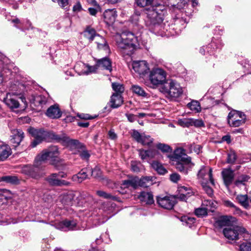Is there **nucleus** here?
<instances>
[{
	"label": "nucleus",
	"instance_id": "obj_60",
	"mask_svg": "<svg viewBox=\"0 0 251 251\" xmlns=\"http://www.w3.org/2000/svg\"><path fill=\"white\" fill-rule=\"evenodd\" d=\"M148 151L150 159L156 157L159 155L158 151L155 149L148 150Z\"/></svg>",
	"mask_w": 251,
	"mask_h": 251
},
{
	"label": "nucleus",
	"instance_id": "obj_19",
	"mask_svg": "<svg viewBox=\"0 0 251 251\" xmlns=\"http://www.w3.org/2000/svg\"><path fill=\"white\" fill-rule=\"evenodd\" d=\"M222 175L224 183L228 187L232 182L234 177V171L230 168L224 169L222 172Z\"/></svg>",
	"mask_w": 251,
	"mask_h": 251
},
{
	"label": "nucleus",
	"instance_id": "obj_3",
	"mask_svg": "<svg viewBox=\"0 0 251 251\" xmlns=\"http://www.w3.org/2000/svg\"><path fill=\"white\" fill-rule=\"evenodd\" d=\"M174 157L176 161V169L185 175L187 174L194 166L191 158L185 154V150L182 148H178L175 151Z\"/></svg>",
	"mask_w": 251,
	"mask_h": 251
},
{
	"label": "nucleus",
	"instance_id": "obj_26",
	"mask_svg": "<svg viewBox=\"0 0 251 251\" xmlns=\"http://www.w3.org/2000/svg\"><path fill=\"white\" fill-rule=\"evenodd\" d=\"M11 154L12 151L8 145H0V161L5 160Z\"/></svg>",
	"mask_w": 251,
	"mask_h": 251
},
{
	"label": "nucleus",
	"instance_id": "obj_7",
	"mask_svg": "<svg viewBox=\"0 0 251 251\" xmlns=\"http://www.w3.org/2000/svg\"><path fill=\"white\" fill-rule=\"evenodd\" d=\"M246 116L240 111L232 110L227 116V122L230 126L238 127L245 123Z\"/></svg>",
	"mask_w": 251,
	"mask_h": 251
},
{
	"label": "nucleus",
	"instance_id": "obj_8",
	"mask_svg": "<svg viewBox=\"0 0 251 251\" xmlns=\"http://www.w3.org/2000/svg\"><path fill=\"white\" fill-rule=\"evenodd\" d=\"M84 36L89 41H92L95 39L99 49L104 50H107L108 49L105 40L102 36L96 34L94 29L90 27H87L84 31Z\"/></svg>",
	"mask_w": 251,
	"mask_h": 251
},
{
	"label": "nucleus",
	"instance_id": "obj_62",
	"mask_svg": "<svg viewBox=\"0 0 251 251\" xmlns=\"http://www.w3.org/2000/svg\"><path fill=\"white\" fill-rule=\"evenodd\" d=\"M180 178V176L177 173H173L170 175V179L174 182H177Z\"/></svg>",
	"mask_w": 251,
	"mask_h": 251
},
{
	"label": "nucleus",
	"instance_id": "obj_5",
	"mask_svg": "<svg viewBox=\"0 0 251 251\" xmlns=\"http://www.w3.org/2000/svg\"><path fill=\"white\" fill-rule=\"evenodd\" d=\"M58 149L56 146H51L44 150L36 158V165L39 166L41 163L44 164L50 161V163L53 164L55 158L59 155Z\"/></svg>",
	"mask_w": 251,
	"mask_h": 251
},
{
	"label": "nucleus",
	"instance_id": "obj_42",
	"mask_svg": "<svg viewBox=\"0 0 251 251\" xmlns=\"http://www.w3.org/2000/svg\"><path fill=\"white\" fill-rule=\"evenodd\" d=\"M188 106L192 111L199 112L201 111V107L200 103L197 100H193L188 104Z\"/></svg>",
	"mask_w": 251,
	"mask_h": 251
},
{
	"label": "nucleus",
	"instance_id": "obj_6",
	"mask_svg": "<svg viewBox=\"0 0 251 251\" xmlns=\"http://www.w3.org/2000/svg\"><path fill=\"white\" fill-rule=\"evenodd\" d=\"M223 232L226 239L232 241L239 239L241 236L244 238H248L249 235L244 227L233 225L225 227Z\"/></svg>",
	"mask_w": 251,
	"mask_h": 251
},
{
	"label": "nucleus",
	"instance_id": "obj_21",
	"mask_svg": "<svg viewBox=\"0 0 251 251\" xmlns=\"http://www.w3.org/2000/svg\"><path fill=\"white\" fill-rule=\"evenodd\" d=\"M179 195L177 196L178 199L182 201H186L189 197L193 195V192L190 187L180 186L178 188Z\"/></svg>",
	"mask_w": 251,
	"mask_h": 251
},
{
	"label": "nucleus",
	"instance_id": "obj_9",
	"mask_svg": "<svg viewBox=\"0 0 251 251\" xmlns=\"http://www.w3.org/2000/svg\"><path fill=\"white\" fill-rule=\"evenodd\" d=\"M166 79V73L162 69L156 68L152 69L149 75V80L153 85L162 84Z\"/></svg>",
	"mask_w": 251,
	"mask_h": 251
},
{
	"label": "nucleus",
	"instance_id": "obj_53",
	"mask_svg": "<svg viewBox=\"0 0 251 251\" xmlns=\"http://www.w3.org/2000/svg\"><path fill=\"white\" fill-rule=\"evenodd\" d=\"M142 166L139 162L136 161H132L131 162V170L134 172H139L140 171V167Z\"/></svg>",
	"mask_w": 251,
	"mask_h": 251
},
{
	"label": "nucleus",
	"instance_id": "obj_64",
	"mask_svg": "<svg viewBox=\"0 0 251 251\" xmlns=\"http://www.w3.org/2000/svg\"><path fill=\"white\" fill-rule=\"evenodd\" d=\"M82 6L79 2H77L75 4L73 8V10L75 12H78L81 10Z\"/></svg>",
	"mask_w": 251,
	"mask_h": 251
},
{
	"label": "nucleus",
	"instance_id": "obj_28",
	"mask_svg": "<svg viewBox=\"0 0 251 251\" xmlns=\"http://www.w3.org/2000/svg\"><path fill=\"white\" fill-rule=\"evenodd\" d=\"M123 103V98L121 94H113L111 97L110 106L116 108L120 106Z\"/></svg>",
	"mask_w": 251,
	"mask_h": 251
},
{
	"label": "nucleus",
	"instance_id": "obj_44",
	"mask_svg": "<svg viewBox=\"0 0 251 251\" xmlns=\"http://www.w3.org/2000/svg\"><path fill=\"white\" fill-rule=\"evenodd\" d=\"M136 5L140 7H144L151 6L153 0H135Z\"/></svg>",
	"mask_w": 251,
	"mask_h": 251
},
{
	"label": "nucleus",
	"instance_id": "obj_24",
	"mask_svg": "<svg viewBox=\"0 0 251 251\" xmlns=\"http://www.w3.org/2000/svg\"><path fill=\"white\" fill-rule=\"evenodd\" d=\"M46 115L51 119H57L61 116L62 113L58 105L54 104L50 106L47 110Z\"/></svg>",
	"mask_w": 251,
	"mask_h": 251
},
{
	"label": "nucleus",
	"instance_id": "obj_54",
	"mask_svg": "<svg viewBox=\"0 0 251 251\" xmlns=\"http://www.w3.org/2000/svg\"><path fill=\"white\" fill-rule=\"evenodd\" d=\"M89 172H91V175L95 178H100L101 176V172L98 167H96L94 169L89 170Z\"/></svg>",
	"mask_w": 251,
	"mask_h": 251
},
{
	"label": "nucleus",
	"instance_id": "obj_2",
	"mask_svg": "<svg viewBox=\"0 0 251 251\" xmlns=\"http://www.w3.org/2000/svg\"><path fill=\"white\" fill-rule=\"evenodd\" d=\"M115 41L118 47L126 55H131L138 44L137 38L130 32L116 34Z\"/></svg>",
	"mask_w": 251,
	"mask_h": 251
},
{
	"label": "nucleus",
	"instance_id": "obj_23",
	"mask_svg": "<svg viewBox=\"0 0 251 251\" xmlns=\"http://www.w3.org/2000/svg\"><path fill=\"white\" fill-rule=\"evenodd\" d=\"M117 16V12L114 9L106 10L103 13L104 20L108 25H111L115 22Z\"/></svg>",
	"mask_w": 251,
	"mask_h": 251
},
{
	"label": "nucleus",
	"instance_id": "obj_48",
	"mask_svg": "<svg viewBox=\"0 0 251 251\" xmlns=\"http://www.w3.org/2000/svg\"><path fill=\"white\" fill-rule=\"evenodd\" d=\"M207 209L201 205V206L195 209V213L198 217H203L207 214Z\"/></svg>",
	"mask_w": 251,
	"mask_h": 251
},
{
	"label": "nucleus",
	"instance_id": "obj_41",
	"mask_svg": "<svg viewBox=\"0 0 251 251\" xmlns=\"http://www.w3.org/2000/svg\"><path fill=\"white\" fill-rule=\"evenodd\" d=\"M156 147L163 153H171L172 151V148L167 144L158 143L156 144Z\"/></svg>",
	"mask_w": 251,
	"mask_h": 251
},
{
	"label": "nucleus",
	"instance_id": "obj_56",
	"mask_svg": "<svg viewBox=\"0 0 251 251\" xmlns=\"http://www.w3.org/2000/svg\"><path fill=\"white\" fill-rule=\"evenodd\" d=\"M97 194L100 197L110 199H114L115 197L112 196L111 194L106 193L102 191H97Z\"/></svg>",
	"mask_w": 251,
	"mask_h": 251
},
{
	"label": "nucleus",
	"instance_id": "obj_43",
	"mask_svg": "<svg viewBox=\"0 0 251 251\" xmlns=\"http://www.w3.org/2000/svg\"><path fill=\"white\" fill-rule=\"evenodd\" d=\"M131 89L133 92L138 96L144 97L147 96V94L144 90L138 85H133Z\"/></svg>",
	"mask_w": 251,
	"mask_h": 251
},
{
	"label": "nucleus",
	"instance_id": "obj_30",
	"mask_svg": "<svg viewBox=\"0 0 251 251\" xmlns=\"http://www.w3.org/2000/svg\"><path fill=\"white\" fill-rule=\"evenodd\" d=\"M235 218L232 217L223 216L217 221V224L220 226H231L235 221Z\"/></svg>",
	"mask_w": 251,
	"mask_h": 251
},
{
	"label": "nucleus",
	"instance_id": "obj_55",
	"mask_svg": "<svg viewBox=\"0 0 251 251\" xmlns=\"http://www.w3.org/2000/svg\"><path fill=\"white\" fill-rule=\"evenodd\" d=\"M139 155L142 160L150 159L149 157L148 150L140 149L138 150Z\"/></svg>",
	"mask_w": 251,
	"mask_h": 251
},
{
	"label": "nucleus",
	"instance_id": "obj_59",
	"mask_svg": "<svg viewBox=\"0 0 251 251\" xmlns=\"http://www.w3.org/2000/svg\"><path fill=\"white\" fill-rule=\"evenodd\" d=\"M240 251H251V243H244L240 246Z\"/></svg>",
	"mask_w": 251,
	"mask_h": 251
},
{
	"label": "nucleus",
	"instance_id": "obj_12",
	"mask_svg": "<svg viewBox=\"0 0 251 251\" xmlns=\"http://www.w3.org/2000/svg\"><path fill=\"white\" fill-rule=\"evenodd\" d=\"M132 67L140 77L142 78L148 74L150 70L149 64L145 60L133 61L132 63Z\"/></svg>",
	"mask_w": 251,
	"mask_h": 251
},
{
	"label": "nucleus",
	"instance_id": "obj_50",
	"mask_svg": "<svg viewBox=\"0 0 251 251\" xmlns=\"http://www.w3.org/2000/svg\"><path fill=\"white\" fill-rule=\"evenodd\" d=\"M77 153L79 154V155L80 156V157L83 159L88 160L90 157V154L86 150L84 146L82 149L78 150Z\"/></svg>",
	"mask_w": 251,
	"mask_h": 251
},
{
	"label": "nucleus",
	"instance_id": "obj_29",
	"mask_svg": "<svg viewBox=\"0 0 251 251\" xmlns=\"http://www.w3.org/2000/svg\"><path fill=\"white\" fill-rule=\"evenodd\" d=\"M89 169L84 168L82 169L78 173L73 176V180L76 182L81 183L85 179L88 178L87 173Z\"/></svg>",
	"mask_w": 251,
	"mask_h": 251
},
{
	"label": "nucleus",
	"instance_id": "obj_13",
	"mask_svg": "<svg viewBox=\"0 0 251 251\" xmlns=\"http://www.w3.org/2000/svg\"><path fill=\"white\" fill-rule=\"evenodd\" d=\"M198 178L201 183L210 181L212 185L214 184L212 169L209 167L202 166L198 173Z\"/></svg>",
	"mask_w": 251,
	"mask_h": 251
},
{
	"label": "nucleus",
	"instance_id": "obj_52",
	"mask_svg": "<svg viewBox=\"0 0 251 251\" xmlns=\"http://www.w3.org/2000/svg\"><path fill=\"white\" fill-rule=\"evenodd\" d=\"M207 183L208 182H204L203 183H201V184L205 192L208 196L211 197L213 195V191L210 186L207 185Z\"/></svg>",
	"mask_w": 251,
	"mask_h": 251
},
{
	"label": "nucleus",
	"instance_id": "obj_15",
	"mask_svg": "<svg viewBox=\"0 0 251 251\" xmlns=\"http://www.w3.org/2000/svg\"><path fill=\"white\" fill-rule=\"evenodd\" d=\"M132 137L138 143L143 146H150L153 139L151 137L145 133H140L137 130H133L131 133Z\"/></svg>",
	"mask_w": 251,
	"mask_h": 251
},
{
	"label": "nucleus",
	"instance_id": "obj_57",
	"mask_svg": "<svg viewBox=\"0 0 251 251\" xmlns=\"http://www.w3.org/2000/svg\"><path fill=\"white\" fill-rule=\"evenodd\" d=\"M140 15V13L139 12L136 11L131 17L130 19L131 22L135 25H138L139 22Z\"/></svg>",
	"mask_w": 251,
	"mask_h": 251
},
{
	"label": "nucleus",
	"instance_id": "obj_22",
	"mask_svg": "<svg viewBox=\"0 0 251 251\" xmlns=\"http://www.w3.org/2000/svg\"><path fill=\"white\" fill-rule=\"evenodd\" d=\"M30 101L35 107L42 108L47 103V99L43 95H32Z\"/></svg>",
	"mask_w": 251,
	"mask_h": 251
},
{
	"label": "nucleus",
	"instance_id": "obj_25",
	"mask_svg": "<svg viewBox=\"0 0 251 251\" xmlns=\"http://www.w3.org/2000/svg\"><path fill=\"white\" fill-rule=\"evenodd\" d=\"M139 177L135 176L123 181L121 186L124 188L131 187L135 189L139 186Z\"/></svg>",
	"mask_w": 251,
	"mask_h": 251
},
{
	"label": "nucleus",
	"instance_id": "obj_14",
	"mask_svg": "<svg viewBox=\"0 0 251 251\" xmlns=\"http://www.w3.org/2000/svg\"><path fill=\"white\" fill-rule=\"evenodd\" d=\"M66 174L63 172H59L57 174H52L46 179L49 183L52 186L68 185L69 183L64 180H61L60 178H64Z\"/></svg>",
	"mask_w": 251,
	"mask_h": 251
},
{
	"label": "nucleus",
	"instance_id": "obj_18",
	"mask_svg": "<svg viewBox=\"0 0 251 251\" xmlns=\"http://www.w3.org/2000/svg\"><path fill=\"white\" fill-rule=\"evenodd\" d=\"M3 101L11 109L18 108L20 106V103L14 93H7L3 98Z\"/></svg>",
	"mask_w": 251,
	"mask_h": 251
},
{
	"label": "nucleus",
	"instance_id": "obj_47",
	"mask_svg": "<svg viewBox=\"0 0 251 251\" xmlns=\"http://www.w3.org/2000/svg\"><path fill=\"white\" fill-rule=\"evenodd\" d=\"M192 119L183 118L178 120V124L183 127L192 126Z\"/></svg>",
	"mask_w": 251,
	"mask_h": 251
},
{
	"label": "nucleus",
	"instance_id": "obj_32",
	"mask_svg": "<svg viewBox=\"0 0 251 251\" xmlns=\"http://www.w3.org/2000/svg\"><path fill=\"white\" fill-rule=\"evenodd\" d=\"M48 141H56L57 142H65L66 141L64 136L56 134L55 133L48 131L47 140Z\"/></svg>",
	"mask_w": 251,
	"mask_h": 251
},
{
	"label": "nucleus",
	"instance_id": "obj_45",
	"mask_svg": "<svg viewBox=\"0 0 251 251\" xmlns=\"http://www.w3.org/2000/svg\"><path fill=\"white\" fill-rule=\"evenodd\" d=\"M182 222L185 223V225L189 226V227H192V225L195 223L196 219L193 217H190L188 216H183L181 218Z\"/></svg>",
	"mask_w": 251,
	"mask_h": 251
},
{
	"label": "nucleus",
	"instance_id": "obj_63",
	"mask_svg": "<svg viewBox=\"0 0 251 251\" xmlns=\"http://www.w3.org/2000/svg\"><path fill=\"white\" fill-rule=\"evenodd\" d=\"M224 204L226 206L234 208L236 209V210L237 211L238 213V211L239 212L240 211L239 208H237L235 206V205L231 201H224Z\"/></svg>",
	"mask_w": 251,
	"mask_h": 251
},
{
	"label": "nucleus",
	"instance_id": "obj_4",
	"mask_svg": "<svg viewBox=\"0 0 251 251\" xmlns=\"http://www.w3.org/2000/svg\"><path fill=\"white\" fill-rule=\"evenodd\" d=\"M83 197L79 192H69L61 196V201L64 208L80 205L83 203Z\"/></svg>",
	"mask_w": 251,
	"mask_h": 251
},
{
	"label": "nucleus",
	"instance_id": "obj_46",
	"mask_svg": "<svg viewBox=\"0 0 251 251\" xmlns=\"http://www.w3.org/2000/svg\"><path fill=\"white\" fill-rule=\"evenodd\" d=\"M237 159V155L234 151H230L227 153V162L229 164H234Z\"/></svg>",
	"mask_w": 251,
	"mask_h": 251
},
{
	"label": "nucleus",
	"instance_id": "obj_37",
	"mask_svg": "<svg viewBox=\"0 0 251 251\" xmlns=\"http://www.w3.org/2000/svg\"><path fill=\"white\" fill-rule=\"evenodd\" d=\"M151 165L152 168L160 175H164L167 172L166 169L158 161H153Z\"/></svg>",
	"mask_w": 251,
	"mask_h": 251
},
{
	"label": "nucleus",
	"instance_id": "obj_1",
	"mask_svg": "<svg viewBox=\"0 0 251 251\" xmlns=\"http://www.w3.org/2000/svg\"><path fill=\"white\" fill-rule=\"evenodd\" d=\"M147 15L146 25L155 34H159L161 24L167 13V7L163 4H154L145 9Z\"/></svg>",
	"mask_w": 251,
	"mask_h": 251
},
{
	"label": "nucleus",
	"instance_id": "obj_51",
	"mask_svg": "<svg viewBox=\"0 0 251 251\" xmlns=\"http://www.w3.org/2000/svg\"><path fill=\"white\" fill-rule=\"evenodd\" d=\"M112 88L116 93L115 94H121L124 91V87L123 85L118 83H113L112 84Z\"/></svg>",
	"mask_w": 251,
	"mask_h": 251
},
{
	"label": "nucleus",
	"instance_id": "obj_36",
	"mask_svg": "<svg viewBox=\"0 0 251 251\" xmlns=\"http://www.w3.org/2000/svg\"><path fill=\"white\" fill-rule=\"evenodd\" d=\"M153 177L152 176H144L139 178V185L141 187H147L152 185L153 181Z\"/></svg>",
	"mask_w": 251,
	"mask_h": 251
},
{
	"label": "nucleus",
	"instance_id": "obj_33",
	"mask_svg": "<svg viewBox=\"0 0 251 251\" xmlns=\"http://www.w3.org/2000/svg\"><path fill=\"white\" fill-rule=\"evenodd\" d=\"M15 132L14 135L12 139H11V141L12 143L15 144L14 146L16 147L19 145L22 140L23 139L24 132L20 129H16L14 130Z\"/></svg>",
	"mask_w": 251,
	"mask_h": 251
},
{
	"label": "nucleus",
	"instance_id": "obj_27",
	"mask_svg": "<svg viewBox=\"0 0 251 251\" xmlns=\"http://www.w3.org/2000/svg\"><path fill=\"white\" fill-rule=\"evenodd\" d=\"M98 68H102L111 72L112 71L111 61L107 57H104L96 60Z\"/></svg>",
	"mask_w": 251,
	"mask_h": 251
},
{
	"label": "nucleus",
	"instance_id": "obj_58",
	"mask_svg": "<svg viewBox=\"0 0 251 251\" xmlns=\"http://www.w3.org/2000/svg\"><path fill=\"white\" fill-rule=\"evenodd\" d=\"M192 126H194L197 127L204 126L203 122L201 120L192 119Z\"/></svg>",
	"mask_w": 251,
	"mask_h": 251
},
{
	"label": "nucleus",
	"instance_id": "obj_40",
	"mask_svg": "<svg viewBox=\"0 0 251 251\" xmlns=\"http://www.w3.org/2000/svg\"><path fill=\"white\" fill-rule=\"evenodd\" d=\"M83 67H84V70L82 74L88 75L90 73H95L96 72L98 68L97 64L94 66H89L88 65H86L85 64H82Z\"/></svg>",
	"mask_w": 251,
	"mask_h": 251
},
{
	"label": "nucleus",
	"instance_id": "obj_11",
	"mask_svg": "<svg viewBox=\"0 0 251 251\" xmlns=\"http://www.w3.org/2000/svg\"><path fill=\"white\" fill-rule=\"evenodd\" d=\"M45 167V165L41 163L39 166L36 165V159L33 166L26 165L24 166L22 170L23 173L27 175L30 177L38 179L42 176L41 170Z\"/></svg>",
	"mask_w": 251,
	"mask_h": 251
},
{
	"label": "nucleus",
	"instance_id": "obj_20",
	"mask_svg": "<svg viewBox=\"0 0 251 251\" xmlns=\"http://www.w3.org/2000/svg\"><path fill=\"white\" fill-rule=\"evenodd\" d=\"M29 132L34 138H36L43 142L47 140L48 130L43 129H36L31 127L28 130Z\"/></svg>",
	"mask_w": 251,
	"mask_h": 251
},
{
	"label": "nucleus",
	"instance_id": "obj_34",
	"mask_svg": "<svg viewBox=\"0 0 251 251\" xmlns=\"http://www.w3.org/2000/svg\"><path fill=\"white\" fill-rule=\"evenodd\" d=\"M250 178V176L248 175H242L238 177L234 184L236 187H244L245 188L246 183L249 181Z\"/></svg>",
	"mask_w": 251,
	"mask_h": 251
},
{
	"label": "nucleus",
	"instance_id": "obj_16",
	"mask_svg": "<svg viewBox=\"0 0 251 251\" xmlns=\"http://www.w3.org/2000/svg\"><path fill=\"white\" fill-rule=\"evenodd\" d=\"M176 198L173 196H159L157 197V202L163 208L171 209L176 203Z\"/></svg>",
	"mask_w": 251,
	"mask_h": 251
},
{
	"label": "nucleus",
	"instance_id": "obj_61",
	"mask_svg": "<svg viewBox=\"0 0 251 251\" xmlns=\"http://www.w3.org/2000/svg\"><path fill=\"white\" fill-rule=\"evenodd\" d=\"M69 0H52V1L57 2L59 6L62 8H65L68 4Z\"/></svg>",
	"mask_w": 251,
	"mask_h": 251
},
{
	"label": "nucleus",
	"instance_id": "obj_10",
	"mask_svg": "<svg viewBox=\"0 0 251 251\" xmlns=\"http://www.w3.org/2000/svg\"><path fill=\"white\" fill-rule=\"evenodd\" d=\"M163 89V92L171 98H178L183 93L182 88L179 84L173 80L168 83Z\"/></svg>",
	"mask_w": 251,
	"mask_h": 251
},
{
	"label": "nucleus",
	"instance_id": "obj_35",
	"mask_svg": "<svg viewBox=\"0 0 251 251\" xmlns=\"http://www.w3.org/2000/svg\"><path fill=\"white\" fill-rule=\"evenodd\" d=\"M66 141L68 143V146L72 150H75L77 151L82 149L84 146V145L77 140L69 139Z\"/></svg>",
	"mask_w": 251,
	"mask_h": 251
},
{
	"label": "nucleus",
	"instance_id": "obj_39",
	"mask_svg": "<svg viewBox=\"0 0 251 251\" xmlns=\"http://www.w3.org/2000/svg\"><path fill=\"white\" fill-rule=\"evenodd\" d=\"M0 180L5 181L7 183H9L12 184H17L19 183V180L17 176H4L1 178Z\"/></svg>",
	"mask_w": 251,
	"mask_h": 251
},
{
	"label": "nucleus",
	"instance_id": "obj_31",
	"mask_svg": "<svg viewBox=\"0 0 251 251\" xmlns=\"http://www.w3.org/2000/svg\"><path fill=\"white\" fill-rule=\"evenodd\" d=\"M140 200L148 204H151L154 202L153 195L151 192H142L139 196Z\"/></svg>",
	"mask_w": 251,
	"mask_h": 251
},
{
	"label": "nucleus",
	"instance_id": "obj_38",
	"mask_svg": "<svg viewBox=\"0 0 251 251\" xmlns=\"http://www.w3.org/2000/svg\"><path fill=\"white\" fill-rule=\"evenodd\" d=\"M236 200L244 207L245 208L248 207L250 200L247 195H239L236 197Z\"/></svg>",
	"mask_w": 251,
	"mask_h": 251
},
{
	"label": "nucleus",
	"instance_id": "obj_17",
	"mask_svg": "<svg viewBox=\"0 0 251 251\" xmlns=\"http://www.w3.org/2000/svg\"><path fill=\"white\" fill-rule=\"evenodd\" d=\"M54 226L56 228L63 231L75 230L77 228V223L74 220H65L62 222L56 223L54 224Z\"/></svg>",
	"mask_w": 251,
	"mask_h": 251
},
{
	"label": "nucleus",
	"instance_id": "obj_49",
	"mask_svg": "<svg viewBox=\"0 0 251 251\" xmlns=\"http://www.w3.org/2000/svg\"><path fill=\"white\" fill-rule=\"evenodd\" d=\"M214 203L211 200H204L202 201L201 205L207 209L208 211H213L214 207Z\"/></svg>",
	"mask_w": 251,
	"mask_h": 251
}]
</instances>
